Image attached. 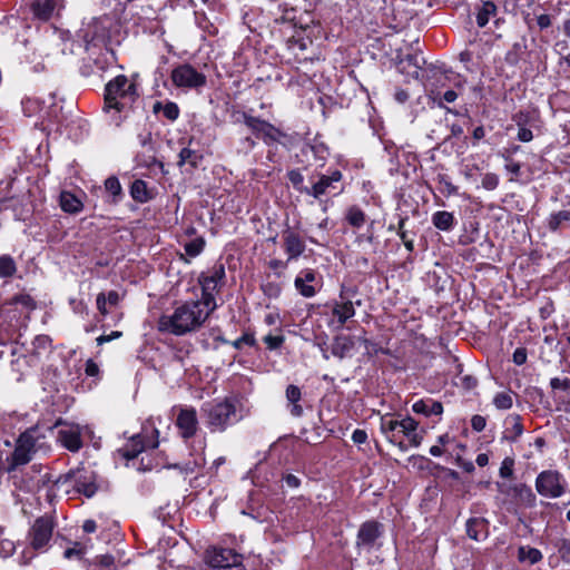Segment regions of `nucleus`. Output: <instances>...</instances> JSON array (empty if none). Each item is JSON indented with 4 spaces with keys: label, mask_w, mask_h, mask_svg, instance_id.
Masks as SVG:
<instances>
[{
    "label": "nucleus",
    "mask_w": 570,
    "mask_h": 570,
    "mask_svg": "<svg viewBox=\"0 0 570 570\" xmlns=\"http://www.w3.org/2000/svg\"><path fill=\"white\" fill-rule=\"evenodd\" d=\"M485 425H487L485 417H483L482 415H473L472 416L471 426L474 431L481 432L484 430Z\"/></svg>",
    "instance_id": "603ef678"
},
{
    "label": "nucleus",
    "mask_w": 570,
    "mask_h": 570,
    "mask_svg": "<svg viewBox=\"0 0 570 570\" xmlns=\"http://www.w3.org/2000/svg\"><path fill=\"white\" fill-rule=\"evenodd\" d=\"M225 278V268L223 265L214 266L207 273H202L198 277L199 285L202 287V297L203 304L209 306L214 309L217 308V303L215 299V293L218 289L219 284Z\"/></svg>",
    "instance_id": "0eeeda50"
},
{
    "label": "nucleus",
    "mask_w": 570,
    "mask_h": 570,
    "mask_svg": "<svg viewBox=\"0 0 570 570\" xmlns=\"http://www.w3.org/2000/svg\"><path fill=\"white\" fill-rule=\"evenodd\" d=\"M567 487L566 478L556 470L542 471L535 479V490L544 498H560L566 493Z\"/></svg>",
    "instance_id": "39448f33"
},
{
    "label": "nucleus",
    "mask_w": 570,
    "mask_h": 570,
    "mask_svg": "<svg viewBox=\"0 0 570 570\" xmlns=\"http://www.w3.org/2000/svg\"><path fill=\"white\" fill-rule=\"evenodd\" d=\"M53 521L50 517L38 518L31 527L28 538L33 550L45 551L51 540Z\"/></svg>",
    "instance_id": "6e6552de"
},
{
    "label": "nucleus",
    "mask_w": 570,
    "mask_h": 570,
    "mask_svg": "<svg viewBox=\"0 0 570 570\" xmlns=\"http://www.w3.org/2000/svg\"><path fill=\"white\" fill-rule=\"evenodd\" d=\"M155 438L150 441H145L141 434H136L130 438L126 445L118 450L120 455L126 460H131L138 456L147 448L158 446V430L153 429Z\"/></svg>",
    "instance_id": "2eb2a0df"
},
{
    "label": "nucleus",
    "mask_w": 570,
    "mask_h": 570,
    "mask_svg": "<svg viewBox=\"0 0 570 570\" xmlns=\"http://www.w3.org/2000/svg\"><path fill=\"white\" fill-rule=\"evenodd\" d=\"M131 197L139 203H146L149 200L150 196L147 190V185L141 179H136L130 187Z\"/></svg>",
    "instance_id": "c9c22d12"
},
{
    "label": "nucleus",
    "mask_w": 570,
    "mask_h": 570,
    "mask_svg": "<svg viewBox=\"0 0 570 570\" xmlns=\"http://www.w3.org/2000/svg\"><path fill=\"white\" fill-rule=\"evenodd\" d=\"M82 428L75 423L60 424L58 441L70 452H78L82 448Z\"/></svg>",
    "instance_id": "4468645a"
},
{
    "label": "nucleus",
    "mask_w": 570,
    "mask_h": 570,
    "mask_svg": "<svg viewBox=\"0 0 570 570\" xmlns=\"http://www.w3.org/2000/svg\"><path fill=\"white\" fill-rule=\"evenodd\" d=\"M176 425L184 439L194 436L198 428L196 410L193 407L181 409L177 416Z\"/></svg>",
    "instance_id": "6ab92c4d"
},
{
    "label": "nucleus",
    "mask_w": 570,
    "mask_h": 570,
    "mask_svg": "<svg viewBox=\"0 0 570 570\" xmlns=\"http://www.w3.org/2000/svg\"><path fill=\"white\" fill-rule=\"evenodd\" d=\"M507 171L511 173L513 176L518 177L521 173V165L518 161L508 158V163L505 164Z\"/></svg>",
    "instance_id": "4d7b16f0"
},
{
    "label": "nucleus",
    "mask_w": 570,
    "mask_h": 570,
    "mask_svg": "<svg viewBox=\"0 0 570 570\" xmlns=\"http://www.w3.org/2000/svg\"><path fill=\"white\" fill-rule=\"evenodd\" d=\"M440 183L443 185L442 191L445 193L448 196L456 195L458 194V187L454 186L449 179L445 177L440 178Z\"/></svg>",
    "instance_id": "864d4df0"
},
{
    "label": "nucleus",
    "mask_w": 570,
    "mask_h": 570,
    "mask_svg": "<svg viewBox=\"0 0 570 570\" xmlns=\"http://www.w3.org/2000/svg\"><path fill=\"white\" fill-rule=\"evenodd\" d=\"M205 244L204 237L199 236L186 242L184 249L189 257H196L204 250Z\"/></svg>",
    "instance_id": "a19ab883"
},
{
    "label": "nucleus",
    "mask_w": 570,
    "mask_h": 570,
    "mask_svg": "<svg viewBox=\"0 0 570 570\" xmlns=\"http://www.w3.org/2000/svg\"><path fill=\"white\" fill-rule=\"evenodd\" d=\"M85 372L88 376H96L99 373V366L92 360L86 362Z\"/></svg>",
    "instance_id": "e2e57ef3"
},
{
    "label": "nucleus",
    "mask_w": 570,
    "mask_h": 570,
    "mask_svg": "<svg viewBox=\"0 0 570 570\" xmlns=\"http://www.w3.org/2000/svg\"><path fill=\"white\" fill-rule=\"evenodd\" d=\"M264 343L266 344L267 348L269 350H276V348H279L285 338L283 335H272V334H268L266 335L264 338H263Z\"/></svg>",
    "instance_id": "de8ad7c7"
},
{
    "label": "nucleus",
    "mask_w": 570,
    "mask_h": 570,
    "mask_svg": "<svg viewBox=\"0 0 570 570\" xmlns=\"http://www.w3.org/2000/svg\"><path fill=\"white\" fill-rule=\"evenodd\" d=\"M178 157H179V160H178L177 165L179 167H183L184 165L188 164L193 168H195L198 166V164L203 159V155L199 151L190 149L188 147H184L180 150Z\"/></svg>",
    "instance_id": "2f4dec72"
},
{
    "label": "nucleus",
    "mask_w": 570,
    "mask_h": 570,
    "mask_svg": "<svg viewBox=\"0 0 570 570\" xmlns=\"http://www.w3.org/2000/svg\"><path fill=\"white\" fill-rule=\"evenodd\" d=\"M345 219L351 226L360 228L364 225L366 216L360 207L351 206L345 214Z\"/></svg>",
    "instance_id": "e433bc0d"
},
{
    "label": "nucleus",
    "mask_w": 570,
    "mask_h": 570,
    "mask_svg": "<svg viewBox=\"0 0 570 570\" xmlns=\"http://www.w3.org/2000/svg\"><path fill=\"white\" fill-rule=\"evenodd\" d=\"M55 0L36 1L32 3V12L40 20H48L55 11Z\"/></svg>",
    "instance_id": "7c9ffc66"
},
{
    "label": "nucleus",
    "mask_w": 570,
    "mask_h": 570,
    "mask_svg": "<svg viewBox=\"0 0 570 570\" xmlns=\"http://www.w3.org/2000/svg\"><path fill=\"white\" fill-rule=\"evenodd\" d=\"M355 315V308L350 299H345L341 295V301H336L332 306V316L330 325L342 328L343 325Z\"/></svg>",
    "instance_id": "a211bd4d"
},
{
    "label": "nucleus",
    "mask_w": 570,
    "mask_h": 570,
    "mask_svg": "<svg viewBox=\"0 0 570 570\" xmlns=\"http://www.w3.org/2000/svg\"><path fill=\"white\" fill-rule=\"evenodd\" d=\"M514 459L511 456L504 458L501 463L499 474L503 479H511L513 476Z\"/></svg>",
    "instance_id": "c03bdc74"
},
{
    "label": "nucleus",
    "mask_w": 570,
    "mask_h": 570,
    "mask_svg": "<svg viewBox=\"0 0 570 570\" xmlns=\"http://www.w3.org/2000/svg\"><path fill=\"white\" fill-rule=\"evenodd\" d=\"M288 179L294 186H298L303 183V176L298 170H291L288 173Z\"/></svg>",
    "instance_id": "774afa93"
},
{
    "label": "nucleus",
    "mask_w": 570,
    "mask_h": 570,
    "mask_svg": "<svg viewBox=\"0 0 570 570\" xmlns=\"http://www.w3.org/2000/svg\"><path fill=\"white\" fill-rule=\"evenodd\" d=\"M559 552L562 557V559H570V541L569 540H562L559 547Z\"/></svg>",
    "instance_id": "338daca9"
},
{
    "label": "nucleus",
    "mask_w": 570,
    "mask_h": 570,
    "mask_svg": "<svg viewBox=\"0 0 570 570\" xmlns=\"http://www.w3.org/2000/svg\"><path fill=\"white\" fill-rule=\"evenodd\" d=\"M504 424V439L510 442H515L523 433V425L521 423L520 415L511 414L507 416Z\"/></svg>",
    "instance_id": "393cba45"
},
{
    "label": "nucleus",
    "mask_w": 570,
    "mask_h": 570,
    "mask_svg": "<svg viewBox=\"0 0 570 570\" xmlns=\"http://www.w3.org/2000/svg\"><path fill=\"white\" fill-rule=\"evenodd\" d=\"M96 303H97V308L98 311L102 314V315H106L108 312H107V308H106V294L104 293H99L97 295V299H96Z\"/></svg>",
    "instance_id": "69168bd1"
},
{
    "label": "nucleus",
    "mask_w": 570,
    "mask_h": 570,
    "mask_svg": "<svg viewBox=\"0 0 570 570\" xmlns=\"http://www.w3.org/2000/svg\"><path fill=\"white\" fill-rule=\"evenodd\" d=\"M284 249L287 254V262L297 259L305 250L303 238L293 230H286L283 234Z\"/></svg>",
    "instance_id": "aec40b11"
},
{
    "label": "nucleus",
    "mask_w": 570,
    "mask_h": 570,
    "mask_svg": "<svg viewBox=\"0 0 570 570\" xmlns=\"http://www.w3.org/2000/svg\"><path fill=\"white\" fill-rule=\"evenodd\" d=\"M528 352L525 347H518L513 352L512 361L517 365H523L527 362Z\"/></svg>",
    "instance_id": "8fccbe9b"
},
{
    "label": "nucleus",
    "mask_w": 570,
    "mask_h": 570,
    "mask_svg": "<svg viewBox=\"0 0 570 570\" xmlns=\"http://www.w3.org/2000/svg\"><path fill=\"white\" fill-rule=\"evenodd\" d=\"M497 13V6L492 1H484L481 9L476 14V23L483 28L489 22L490 18Z\"/></svg>",
    "instance_id": "f704fd0d"
},
{
    "label": "nucleus",
    "mask_w": 570,
    "mask_h": 570,
    "mask_svg": "<svg viewBox=\"0 0 570 570\" xmlns=\"http://www.w3.org/2000/svg\"><path fill=\"white\" fill-rule=\"evenodd\" d=\"M367 440V433L364 430L356 429L352 433V441L355 444H363Z\"/></svg>",
    "instance_id": "13d9d810"
},
{
    "label": "nucleus",
    "mask_w": 570,
    "mask_h": 570,
    "mask_svg": "<svg viewBox=\"0 0 570 570\" xmlns=\"http://www.w3.org/2000/svg\"><path fill=\"white\" fill-rule=\"evenodd\" d=\"M499 176L494 173H487L482 177V187L487 190H494L499 186Z\"/></svg>",
    "instance_id": "49530a36"
},
{
    "label": "nucleus",
    "mask_w": 570,
    "mask_h": 570,
    "mask_svg": "<svg viewBox=\"0 0 570 570\" xmlns=\"http://www.w3.org/2000/svg\"><path fill=\"white\" fill-rule=\"evenodd\" d=\"M399 426V420H394L390 415H384L381 417L380 428L389 441H396Z\"/></svg>",
    "instance_id": "473e14b6"
},
{
    "label": "nucleus",
    "mask_w": 570,
    "mask_h": 570,
    "mask_svg": "<svg viewBox=\"0 0 570 570\" xmlns=\"http://www.w3.org/2000/svg\"><path fill=\"white\" fill-rule=\"evenodd\" d=\"M203 411L212 431H224L228 425L238 421L236 407L229 400L217 403H206L203 406Z\"/></svg>",
    "instance_id": "7ed1b4c3"
},
{
    "label": "nucleus",
    "mask_w": 570,
    "mask_h": 570,
    "mask_svg": "<svg viewBox=\"0 0 570 570\" xmlns=\"http://www.w3.org/2000/svg\"><path fill=\"white\" fill-rule=\"evenodd\" d=\"M564 225H570V210H560L552 213L548 218V227L550 230L556 232Z\"/></svg>",
    "instance_id": "72a5a7b5"
},
{
    "label": "nucleus",
    "mask_w": 570,
    "mask_h": 570,
    "mask_svg": "<svg viewBox=\"0 0 570 570\" xmlns=\"http://www.w3.org/2000/svg\"><path fill=\"white\" fill-rule=\"evenodd\" d=\"M493 404L498 410H509L513 405L511 392H500L493 397Z\"/></svg>",
    "instance_id": "79ce46f5"
},
{
    "label": "nucleus",
    "mask_w": 570,
    "mask_h": 570,
    "mask_svg": "<svg viewBox=\"0 0 570 570\" xmlns=\"http://www.w3.org/2000/svg\"><path fill=\"white\" fill-rule=\"evenodd\" d=\"M170 79L176 88L197 90L206 85V76L190 63H180L171 70Z\"/></svg>",
    "instance_id": "423d86ee"
},
{
    "label": "nucleus",
    "mask_w": 570,
    "mask_h": 570,
    "mask_svg": "<svg viewBox=\"0 0 570 570\" xmlns=\"http://www.w3.org/2000/svg\"><path fill=\"white\" fill-rule=\"evenodd\" d=\"M105 189L108 191L114 204H117L122 197V188L116 176H110L105 180Z\"/></svg>",
    "instance_id": "58836bf2"
},
{
    "label": "nucleus",
    "mask_w": 570,
    "mask_h": 570,
    "mask_svg": "<svg viewBox=\"0 0 570 570\" xmlns=\"http://www.w3.org/2000/svg\"><path fill=\"white\" fill-rule=\"evenodd\" d=\"M75 481V489L77 492L82 493L87 498H91L97 492L96 478L92 471L78 469L68 474Z\"/></svg>",
    "instance_id": "dca6fc26"
},
{
    "label": "nucleus",
    "mask_w": 570,
    "mask_h": 570,
    "mask_svg": "<svg viewBox=\"0 0 570 570\" xmlns=\"http://www.w3.org/2000/svg\"><path fill=\"white\" fill-rule=\"evenodd\" d=\"M110 26L111 20L108 17H100L89 23L83 30V40L87 49L89 46L96 47L100 43H105L109 39Z\"/></svg>",
    "instance_id": "f8f14e48"
},
{
    "label": "nucleus",
    "mask_w": 570,
    "mask_h": 570,
    "mask_svg": "<svg viewBox=\"0 0 570 570\" xmlns=\"http://www.w3.org/2000/svg\"><path fill=\"white\" fill-rule=\"evenodd\" d=\"M550 385L553 390H567L570 386V382L568 379L553 377L550 381Z\"/></svg>",
    "instance_id": "6e6d98bb"
},
{
    "label": "nucleus",
    "mask_w": 570,
    "mask_h": 570,
    "mask_svg": "<svg viewBox=\"0 0 570 570\" xmlns=\"http://www.w3.org/2000/svg\"><path fill=\"white\" fill-rule=\"evenodd\" d=\"M153 112L156 115L161 112L164 118L169 121H175L180 115V109L174 101H166L165 104L156 101L153 106Z\"/></svg>",
    "instance_id": "a878e982"
},
{
    "label": "nucleus",
    "mask_w": 570,
    "mask_h": 570,
    "mask_svg": "<svg viewBox=\"0 0 570 570\" xmlns=\"http://www.w3.org/2000/svg\"><path fill=\"white\" fill-rule=\"evenodd\" d=\"M422 61L423 59H421L416 53H409L403 57L397 56L396 67L400 72L413 78H417Z\"/></svg>",
    "instance_id": "4be33fe9"
},
{
    "label": "nucleus",
    "mask_w": 570,
    "mask_h": 570,
    "mask_svg": "<svg viewBox=\"0 0 570 570\" xmlns=\"http://www.w3.org/2000/svg\"><path fill=\"white\" fill-rule=\"evenodd\" d=\"M205 560L210 570H246L243 557L227 548L208 549Z\"/></svg>",
    "instance_id": "20e7f679"
},
{
    "label": "nucleus",
    "mask_w": 570,
    "mask_h": 570,
    "mask_svg": "<svg viewBox=\"0 0 570 570\" xmlns=\"http://www.w3.org/2000/svg\"><path fill=\"white\" fill-rule=\"evenodd\" d=\"M404 223H405V219H401L399 222V236L401 238V240L403 242L405 248L409 250V252H412L414 249V244H413V240L409 239L407 236H406V232L403 230V227H404Z\"/></svg>",
    "instance_id": "09e8293b"
},
{
    "label": "nucleus",
    "mask_w": 570,
    "mask_h": 570,
    "mask_svg": "<svg viewBox=\"0 0 570 570\" xmlns=\"http://www.w3.org/2000/svg\"><path fill=\"white\" fill-rule=\"evenodd\" d=\"M16 272V264L10 256L0 257V277H9Z\"/></svg>",
    "instance_id": "37998d69"
},
{
    "label": "nucleus",
    "mask_w": 570,
    "mask_h": 570,
    "mask_svg": "<svg viewBox=\"0 0 570 570\" xmlns=\"http://www.w3.org/2000/svg\"><path fill=\"white\" fill-rule=\"evenodd\" d=\"M466 534L470 539L475 541H481L487 537V534L482 535L485 531V521L481 518H471L466 521Z\"/></svg>",
    "instance_id": "c85d7f7f"
},
{
    "label": "nucleus",
    "mask_w": 570,
    "mask_h": 570,
    "mask_svg": "<svg viewBox=\"0 0 570 570\" xmlns=\"http://www.w3.org/2000/svg\"><path fill=\"white\" fill-rule=\"evenodd\" d=\"M12 472V480L14 487L26 492H33L38 490L41 483L45 482V476L41 475L40 470H36L35 466H32L31 471L27 472L26 474L19 473L16 470Z\"/></svg>",
    "instance_id": "f3484780"
},
{
    "label": "nucleus",
    "mask_w": 570,
    "mask_h": 570,
    "mask_svg": "<svg viewBox=\"0 0 570 570\" xmlns=\"http://www.w3.org/2000/svg\"><path fill=\"white\" fill-rule=\"evenodd\" d=\"M454 215L450 212L439 210L432 215V224L440 230H451L454 226Z\"/></svg>",
    "instance_id": "cd10ccee"
},
{
    "label": "nucleus",
    "mask_w": 570,
    "mask_h": 570,
    "mask_svg": "<svg viewBox=\"0 0 570 570\" xmlns=\"http://www.w3.org/2000/svg\"><path fill=\"white\" fill-rule=\"evenodd\" d=\"M341 179L342 174L340 170H334L330 175H322L318 181L313 185L309 195L318 198L322 195H325L331 188H334L333 184L338 183Z\"/></svg>",
    "instance_id": "b1692460"
},
{
    "label": "nucleus",
    "mask_w": 570,
    "mask_h": 570,
    "mask_svg": "<svg viewBox=\"0 0 570 570\" xmlns=\"http://www.w3.org/2000/svg\"><path fill=\"white\" fill-rule=\"evenodd\" d=\"M294 286L303 297L312 298L322 287V277L316 271L305 268L295 277Z\"/></svg>",
    "instance_id": "9b49d317"
},
{
    "label": "nucleus",
    "mask_w": 570,
    "mask_h": 570,
    "mask_svg": "<svg viewBox=\"0 0 570 570\" xmlns=\"http://www.w3.org/2000/svg\"><path fill=\"white\" fill-rule=\"evenodd\" d=\"M196 19L198 26L202 29L207 30L209 35H214L216 32L215 28L212 24H209L207 18L204 14H202L200 17L196 16Z\"/></svg>",
    "instance_id": "bf43d9fd"
},
{
    "label": "nucleus",
    "mask_w": 570,
    "mask_h": 570,
    "mask_svg": "<svg viewBox=\"0 0 570 570\" xmlns=\"http://www.w3.org/2000/svg\"><path fill=\"white\" fill-rule=\"evenodd\" d=\"M429 404L430 401L420 400L412 405V410L417 414H424L428 416Z\"/></svg>",
    "instance_id": "5fc2aeb1"
},
{
    "label": "nucleus",
    "mask_w": 570,
    "mask_h": 570,
    "mask_svg": "<svg viewBox=\"0 0 570 570\" xmlns=\"http://www.w3.org/2000/svg\"><path fill=\"white\" fill-rule=\"evenodd\" d=\"M60 207L63 212L69 214H77L82 210V202L70 191H61Z\"/></svg>",
    "instance_id": "bb28decb"
},
{
    "label": "nucleus",
    "mask_w": 570,
    "mask_h": 570,
    "mask_svg": "<svg viewBox=\"0 0 570 570\" xmlns=\"http://www.w3.org/2000/svg\"><path fill=\"white\" fill-rule=\"evenodd\" d=\"M245 125L256 135L257 138H262L265 142H272L279 140L283 137V132L275 126L266 120L244 114Z\"/></svg>",
    "instance_id": "ddd939ff"
},
{
    "label": "nucleus",
    "mask_w": 570,
    "mask_h": 570,
    "mask_svg": "<svg viewBox=\"0 0 570 570\" xmlns=\"http://www.w3.org/2000/svg\"><path fill=\"white\" fill-rule=\"evenodd\" d=\"M397 436H405L410 445L414 448H417L423 440L422 435L417 433V422L410 416L400 420Z\"/></svg>",
    "instance_id": "412c9836"
},
{
    "label": "nucleus",
    "mask_w": 570,
    "mask_h": 570,
    "mask_svg": "<svg viewBox=\"0 0 570 570\" xmlns=\"http://www.w3.org/2000/svg\"><path fill=\"white\" fill-rule=\"evenodd\" d=\"M121 335L122 333L119 331H114L109 335H100L99 337H97V344L102 345L104 343L110 342L115 338H119Z\"/></svg>",
    "instance_id": "680f3d73"
},
{
    "label": "nucleus",
    "mask_w": 570,
    "mask_h": 570,
    "mask_svg": "<svg viewBox=\"0 0 570 570\" xmlns=\"http://www.w3.org/2000/svg\"><path fill=\"white\" fill-rule=\"evenodd\" d=\"M354 348V341L350 336H337L332 346L333 355L337 357H345Z\"/></svg>",
    "instance_id": "c756f323"
},
{
    "label": "nucleus",
    "mask_w": 570,
    "mask_h": 570,
    "mask_svg": "<svg viewBox=\"0 0 570 570\" xmlns=\"http://www.w3.org/2000/svg\"><path fill=\"white\" fill-rule=\"evenodd\" d=\"M214 311L200 299L186 301L171 314L160 316L158 328L177 336L185 335L200 328Z\"/></svg>",
    "instance_id": "f03ea898"
},
{
    "label": "nucleus",
    "mask_w": 570,
    "mask_h": 570,
    "mask_svg": "<svg viewBox=\"0 0 570 570\" xmlns=\"http://www.w3.org/2000/svg\"><path fill=\"white\" fill-rule=\"evenodd\" d=\"M82 554V550L79 548V544H75L72 548H68L63 556L66 559H72L73 557L79 558Z\"/></svg>",
    "instance_id": "0e129e2a"
},
{
    "label": "nucleus",
    "mask_w": 570,
    "mask_h": 570,
    "mask_svg": "<svg viewBox=\"0 0 570 570\" xmlns=\"http://www.w3.org/2000/svg\"><path fill=\"white\" fill-rule=\"evenodd\" d=\"M285 397L287 401V409L292 416L301 417L304 414L302 401V391L295 384H289L285 391Z\"/></svg>",
    "instance_id": "5701e85b"
},
{
    "label": "nucleus",
    "mask_w": 570,
    "mask_h": 570,
    "mask_svg": "<svg viewBox=\"0 0 570 570\" xmlns=\"http://www.w3.org/2000/svg\"><path fill=\"white\" fill-rule=\"evenodd\" d=\"M16 546L10 540H2L0 542V556L2 558H8L14 552Z\"/></svg>",
    "instance_id": "3c124183"
},
{
    "label": "nucleus",
    "mask_w": 570,
    "mask_h": 570,
    "mask_svg": "<svg viewBox=\"0 0 570 570\" xmlns=\"http://www.w3.org/2000/svg\"><path fill=\"white\" fill-rule=\"evenodd\" d=\"M518 557L520 561H528L530 564H535L543 558L540 550L527 547L519 548Z\"/></svg>",
    "instance_id": "ea45409f"
},
{
    "label": "nucleus",
    "mask_w": 570,
    "mask_h": 570,
    "mask_svg": "<svg viewBox=\"0 0 570 570\" xmlns=\"http://www.w3.org/2000/svg\"><path fill=\"white\" fill-rule=\"evenodd\" d=\"M255 343H256V340L254 337V334L248 333V332L244 333L237 340L230 342L233 347L236 348V350H240L244 345L254 346Z\"/></svg>",
    "instance_id": "a18cd8bd"
},
{
    "label": "nucleus",
    "mask_w": 570,
    "mask_h": 570,
    "mask_svg": "<svg viewBox=\"0 0 570 570\" xmlns=\"http://www.w3.org/2000/svg\"><path fill=\"white\" fill-rule=\"evenodd\" d=\"M138 97L135 78L130 79L125 75H118L105 86L102 110L115 125L119 126L132 109Z\"/></svg>",
    "instance_id": "f257e3e1"
},
{
    "label": "nucleus",
    "mask_w": 570,
    "mask_h": 570,
    "mask_svg": "<svg viewBox=\"0 0 570 570\" xmlns=\"http://www.w3.org/2000/svg\"><path fill=\"white\" fill-rule=\"evenodd\" d=\"M443 412V405L438 401L430 400L428 416L440 415Z\"/></svg>",
    "instance_id": "052dcab7"
},
{
    "label": "nucleus",
    "mask_w": 570,
    "mask_h": 570,
    "mask_svg": "<svg viewBox=\"0 0 570 570\" xmlns=\"http://www.w3.org/2000/svg\"><path fill=\"white\" fill-rule=\"evenodd\" d=\"M525 115L523 112H519L514 116V121L517 122L519 130H518V140L522 142H529L533 139L532 131L525 127Z\"/></svg>",
    "instance_id": "4c0bfd02"
},
{
    "label": "nucleus",
    "mask_w": 570,
    "mask_h": 570,
    "mask_svg": "<svg viewBox=\"0 0 570 570\" xmlns=\"http://www.w3.org/2000/svg\"><path fill=\"white\" fill-rule=\"evenodd\" d=\"M383 533L384 527L382 523L374 520L366 521L361 524L357 531L355 546L358 550L371 552Z\"/></svg>",
    "instance_id": "1a4fd4ad"
},
{
    "label": "nucleus",
    "mask_w": 570,
    "mask_h": 570,
    "mask_svg": "<svg viewBox=\"0 0 570 570\" xmlns=\"http://www.w3.org/2000/svg\"><path fill=\"white\" fill-rule=\"evenodd\" d=\"M36 451V440L32 431L22 433L18 441L12 454V463L9 465L8 471H14L18 465L28 463Z\"/></svg>",
    "instance_id": "9d476101"
}]
</instances>
